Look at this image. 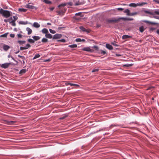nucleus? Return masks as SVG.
<instances>
[{
    "mask_svg": "<svg viewBox=\"0 0 159 159\" xmlns=\"http://www.w3.org/2000/svg\"><path fill=\"white\" fill-rule=\"evenodd\" d=\"M11 12L7 10H5L1 8L0 9V14H2L4 17L7 18L11 16Z\"/></svg>",
    "mask_w": 159,
    "mask_h": 159,
    "instance_id": "nucleus-1",
    "label": "nucleus"
},
{
    "mask_svg": "<svg viewBox=\"0 0 159 159\" xmlns=\"http://www.w3.org/2000/svg\"><path fill=\"white\" fill-rule=\"evenodd\" d=\"M144 12L150 15H159V10H158L155 11H147L144 10Z\"/></svg>",
    "mask_w": 159,
    "mask_h": 159,
    "instance_id": "nucleus-2",
    "label": "nucleus"
},
{
    "mask_svg": "<svg viewBox=\"0 0 159 159\" xmlns=\"http://www.w3.org/2000/svg\"><path fill=\"white\" fill-rule=\"evenodd\" d=\"M120 18H115L107 20V22L108 23H116L120 21Z\"/></svg>",
    "mask_w": 159,
    "mask_h": 159,
    "instance_id": "nucleus-3",
    "label": "nucleus"
},
{
    "mask_svg": "<svg viewBox=\"0 0 159 159\" xmlns=\"http://www.w3.org/2000/svg\"><path fill=\"white\" fill-rule=\"evenodd\" d=\"M65 84L67 86L68 85H70L71 86H76L79 87V85L76 84H72L70 83L69 81H66L65 82Z\"/></svg>",
    "mask_w": 159,
    "mask_h": 159,
    "instance_id": "nucleus-4",
    "label": "nucleus"
},
{
    "mask_svg": "<svg viewBox=\"0 0 159 159\" xmlns=\"http://www.w3.org/2000/svg\"><path fill=\"white\" fill-rule=\"evenodd\" d=\"M11 64V63H5L3 64H2L1 65V67L4 68V69H6L8 68L10 65Z\"/></svg>",
    "mask_w": 159,
    "mask_h": 159,
    "instance_id": "nucleus-5",
    "label": "nucleus"
},
{
    "mask_svg": "<svg viewBox=\"0 0 159 159\" xmlns=\"http://www.w3.org/2000/svg\"><path fill=\"white\" fill-rule=\"evenodd\" d=\"M3 48L5 51H7L10 48V47L7 45H6L5 44H3Z\"/></svg>",
    "mask_w": 159,
    "mask_h": 159,
    "instance_id": "nucleus-6",
    "label": "nucleus"
},
{
    "mask_svg": "<svg viewBox=\"0 0 159 159\" xmlns=\"http://www.w3.org/2000/svg\"><path fill=\"white\" fill-rule=\"evenodd\" d=\"M82 50L90 52H92L93 50L91 49L89 47H85L83 48Z\"/></svg>",
    "mask_w": 159,
    "mask_h": 159,
    "instance_id": "nucleus-7",
    "label": "nucleus"
},
{
    "mask_svg": "<svg viewBox=\"0 0 159 159\" xmlns=\"http://www.w3.org/2000/svg\"><path fill=\"white\" fill-rule=\"evenodd\" d=\"M62 36V35L60 34H56L54 35L53 37V39H58L61 38Z\"/></svg>",
    "mask_w": 159,
    "mask_h": 159,
    "instance_id": "nucleus-8",
    "label": "nucleus"
},
{
    "mask_svg": "<svg viewBox=\"0 0 159 159\" xmlns=\"http://www.w3.org/2000/svg\"><path fill=\"white\" fill-rule=\"evenodd\" d=\"M143 21L147 24L152 25H156L157 24V23L156 22H152L147 20H144Z\"/></svg>",
    "mask_w": 159,
    "mask_h": 159,
    "instance_id": "nucleus-9",
    "label": "nucleus"
},
{
    "mask_svg": "<svg viewBox=\"0 0 159 159\" xmlns=\"http://www.w3.org/2000/svg\"><path fill=\"white\" fill-rule=\"evenodd\" d=\"M80 29L82 31L84 32H86L88 33H89L90 32V31L89 30L86 29L83 26H80Z\"/></svg>",
    "mask_w": 159,
    "mask_h": 159,
    "instance_id": "nucleus-10",
    "label": "nucleus"
},
{
    "mask_svg": "<svg viewBox=\"0 0 159 159\" xmlns=\"http://www.w3.org/2000/svg\"><path fill=\"white\" fill-rule=\"evenodd\" d=\"M25 7L29 9H33L35 7L34 6L30 5L29 4L26 5Z\"/></svg>",
    "mask_w": 159,
    "mask_h": 159,
    "instance_id": "nucleus-11",
    "label": "nucleus"
},
{
    "mask_svg": "<svg viewBox=\"0 0 159 159\" xmlns=\"http://www.w3.org/2000/svg\"><path fill=\"white\" fill-rule=\"evenodd\" d=\"M106 47L109 50H111L113 49V48L112 46L108 43L106 44Z\"/></svg>",
    "mask_w": 159,
    "mask_h": 159,
    "instance_id": "nucleus-12",
    "label": "nucleus"
},
{
    "mask_svg": "<svg viewBox=\"0 0 159 159\" xmlns=\"http://www.w3.org/2000/svg\"><path fill=\"white\" fill-rule=\"evenodd\" d=\"M120 20H132L133 19L130 18H127L125 17H120Z\"/></svg>",
    "mask_w": 159,
    "mask_h": 159,
    "instance_id": "nucleus-13",
    "label": "nucleus"
},
{
    "mask_svg": "<svg viewBox=\"0 0 159 159\" xmlns=\"http://www.w3.org/2000/svg\"><path fill=\"white\" fill-rule=\"evenodd\" d=\"M33 26L36 28H39L40 27V25L37 22H34L33 24Z\"/></svg>",
    "mask_w": 159,
    "mask_h": 159,
    "instance_id": "nucleus-14",
    "label": "nucleus"
},
{
    "mask_svg": "<svg viewBox=\"0 0 159 159\" xmlns=\"http://www.w3.org/2000/svg\"><path fill=\"white\" fill-rule=\"evenodd\" d=\"M26 30L28 32V34L30 35L31 34L32 32V30L29 27L26 28Z\"/></svg>",
    "mask_w": 159,
    "mask_h": 159,
    "instance_id": "nucleus-15",
    "label": "nucleus"
},
{
    "mask_svg": "<svg viewBox=\"0 0 159 159\" xmlns=\"http://www.w3.org/2000/svg\"><path fill=\"white\" fill-rule=\"evenodd\" d=\"M41 1L47 4H51L52 3V2L49 1V0H41Z\"/></svg>",
    "mask_w": 159,
    "mask_h": 159,
    "instance_id": "nucleus-16",
    "label": "nucleus"
},
{
    "mask_svg": "<svg viewBox=\"0 0 159 159\" xmlns=\"http://www.w3.org/2000/svg\"><path fill=\"white\" fill-rule=\"evenodd\" d=\"M129 6L131 7H136L137 6H138V3H130L129 5Z\"/></svg>",
    "mask_w": 159,
    "mask_h": 159,
    "instance_id": "nucleus-17",
    "label": "nucleus"
},
{
    "mask_svg": "<svg viewBox=\"0 0 159 159\" xmlns=\"http://www.w3.org/2000/svg\"><path fill=\"white\" fill-rule=\"evenodd\" d=\"M42 32L43 34H45L48 33V30L45 28L43 29L42 30Z\"/></svg>",
    "mask_w": 159,
    "mask_h": 159,
    "instance_id": "nucleus-18",
    "label": "nucleus"
},
{
    "mask_svg": "<svg viewBox=\"0 0 159 159\" xmlns=\"http://www.w3.org/2000/svg\"><path fill=\"white\" fill-rule=\"evenodd\" d=\"M34 41H37L40 39V37L38 36H34L32 37Z\"/></svg>",
    "mask_w": 159,
    "mask_h": 159,
    "instance_id": "nucleus-19",
    "label": "nucleus"
},
{
    "mask_svg": "<svg viewBox=\"0 0 159 159\" xmlns=\"http://www.w3.org/2000/svg\"><path fill=\"white\" fill-rule=\"evenodd\" d=\"M9 23L10 24H11V25L13 26H16V24L15 23V21L14 20H12L11 21H9Z\"/></svg>",
    "mask_w": 159,
    "mask_h": 159,
    "instance_id": "nucleus-20",
    "label": "nucleus"
},
{
    "mask_svg": "<svg viewBox=\"0 0 159 159\" xmlns=\"http://www.w3.org/2000/svg\"><path fill=\"white\" fill-rule=\"evenodd\" d=\"M131 37L127 35H124L122 36V38L123 39H126L130 38H131Z\"/></svg>",
    "mask_w": 159,
    "mask_h": 159,
    "instance_id": "nucleus-21",
    "label": "nucleus"
},
{
    "mask_svg": "<svg viewBox=\"0 0 159 159\" xmlns=\"http://www.w3.org/2000/svg\"><path fill=\"white\" fill-rule=\"evenodd\" d=\"M19 24L21 25H26L28 24V22L27 21L25 22L24 21H20L19 22Z\"/></svg>",
    "mask_w": 159,
    "mask_h": 159,
    "instance_id": "nucleus-22",
    "label": "nucleus"
},
{
    "mask_svg": "<svg viewBox=\"0 0 159 159\" xmlns=\"http://www.w3.org/2000/svg\"><path fill=\"white\" fill-rule=\"evenodd\" d=\"M45 36L47 38L49 39H51L52 38V35L51 34L48 33L45 34Z\"/></svg>",
    "mask_w": 159,
    "mask_h": 159,
    "instance_id": "nucleus-23",
    "label": "nucleus"
},
{
    "mask_svg": "<svg viewBox=\"0 0 159 159\" xmlns=\"http://www.w3.org/2000/svg\"><path fill=\"white\" fill-rule=\"evenodd\" d=\"M18 11L20 12H25L27 10L24 8H19Z\"/></svg>",
    "mask_w": 159,
    "mask_h": 159,
    "instance_id": "nucleus-24",
    "label": "nucleus"
},
{
    "mask_svg": "<svg viewBox=\"0 0 159 159\" xmlns=\"http://www.w3.org/2000/svg\"><path fill=\"white\" fill-rule=\"evenodd\" d=\"M75 41L77 42H81V41L85 42V40L84 39H81L80 38H77L76 39Z\"/></svg>",
    "mask_w": 159,
    "mask_h": 159,
    "instance_id": "nucleus-25",
    "label": "nucleus"
},
{
    "mask_svg": "<svg viewBox=\"0 0 159 159\" xmlns=\"http://www.w3.org/2000/svg\"><path fill=\"white\" fill-rule=\"evenodd\" d=\"M124 12L126 13L127 14V15L128 16H129V15L130 14V11L128 9H126L124 11Z\"/></svg>",
    "mask_w": 159,
    "mask_h": 159,
    "instance_id": "nucleus-26",
    "label": "nucleus"
},
{
    "mask_svg": "<svg viewBox=\"0 0 159 159\" xmlns=\"http://www.w3.org/2000/svg\"><path fill=\"white\" fill-rule=\"evenodd\" d=\"M26 72V70L25 69H23L21 70L19 74H22L25 73Z\"/></svg>",
    "mask_w": 159,
    "mask_h": 159,
    "instance_id": "nucleus-27",
    "label": "nucleus"
},
{
    "mask_svg": "<svg viewBox=\"0 0 159 159\" xmlns=\"http://www.w3.org/2000/svg\"><path fill=\"white\" fill-rule=\"evenodd\" d=\"M145 30L144 27L141 26L139 27V31L141 32H143Z\"/></svg>",
    "mask_w": 159,
    "mask_h": 159,
    "instance_id": "nucleus-28",
    "label": "nucleus"
},
{
    "mask_svg": "<svg viewBox=\"0 0 159 159\" xmlns=\"http://www.w3.org/2000/svg\"><path fill=\"white\" fill-rule=\"evenodd\" d=\"M68 47L71 48H75L77 47V45L76 44H72L69 45Z\"/></svg>",
    "mask_w": 159,
    "mask_h": 159,
    "instance_id": "nucleus-29",
    "label": "nucleus"
},
{
    "mask_svg": "<svg viewBox=\"0 0 159 159\" xmlns=\"http://www.w3.org/2000/svg\"><path fill=\"white\" fill-rule=\"evenodd\" d=\"M83 4L82 2H80V1H78V2H76L75 4V6H78L80 5Z\"/></svg>",
    "mask_w": 159,
    "mask_h": 159,
    "instance_id": "nucleus-30",
    "label": "nucleus"
},
{
    "mask_svg": "<svg viewBox=\"0 0 159 159\" xmlns=\"http://www.w3.org/2000/svg\"><path fill=\"white\" fill-rule=\"evenodd\" d=\"M28 41L30 43H34L35 41L34 40L30 39H28Z\"/></svg>",
    "mask_w": 159,
    "mask_h": 159,
    "instance_id": "nucleus-31",
    "label": "nucleus"
},
{
    "mask_svg": "<svg viewBox=\"0 0 159 159\" xmlns=\"http://www.w3.org/2000/svg\"><path fill=\"white\" fill-rule=\"evenodd\" d=\"M8 33H6L3 34H2L0 36L1 37H5L6 38L7 37V35L8 34Z\"/></svg>",
    "mask_w": 159,
    "mask_h": 159,
    "instance_id": "nucleus-32",
    "label": "nucleus"
},
{
    "mask_svg": "<svg viewBox=\"0 0 159 159\" xmlns=\"http://www.w3.org/2000/svg\"><path fill=\"white\" fill-rule=\"evenodd\" d=\"M66 3H62L58 5V7L60 9H61V7H64L65 6H66Z\"/></svg>",
    "mask_w": 159,
    "mask_h": 159,
    "instance_id": "nucleus-33",
    "label": "nucleus"
},
{
    "mask_svg": "<svg viewBox=\"0 0 159 159\" xmlns=\"http://www.w3.org/2000/svg\"><path fill=\"white\" fill-rule=\"evenodd\" d=\"M40 57V55L39 54H36L34 57H33V59L34 60L37 58L39 57Z\"/></svg>",
    "mask_w": 159,
    "mask_h": 159,
    "instance_id": "nucleus-34",
    "label": "nucleus"
},
{
    "mask_svg": "<svg viewBox=\"0 0 159 159\" xmlns=\"http://www.w3.org/2000/svg\"><path fill=\"white\" fill-rule=\"evenodd\" d=\"M48 39L45 38H43L42 39V42L44 43H46V42H48Z\"/></svg>",
    "mask_w": 159,
    "mask_h": 159,
    "instance_id": "nucleus-35",
    "label": "nucleus"
},
{
    "mask_svg": "<svg viewBox=\"0 0 159 159\" xmlns=\"http://www.w3.org/2000/svg\"><path fill=\"white\" fill-rule=\"evenodd\" d=\"M138 14V13L137 12H134L131 13H130V14L129 15V16H134L137 15Z\"/></svg>",
    "mask_w": 159,
    "mask_h": 159,
    "instance_id": "nucleus-36",
    "label": "nucleus"
},
{
    "mask_svg": "<svg viewBox=\"0 0 159 159\" xmlns=\"http://www.w3.org/2000/svg\"><path fill=\"white\" fill-rule=\"evenodd\" d=\"M147 3L146 2H143L141 3H138V6H142L145 4H147Z\"/></svg>",
    "mask_w": 159,
    "mask_h": 159,
    "instance_id": "nucleus-37",
    "label": "nucleus"
},
{
    "mask_svg": "<svg viewBox=\"0 0 159 159\" xmlns=\"http://www.w3.org/2000/svg\"><path fill=\"white\" fill-rule=\"evenodd\" d=\"M57 12L58 13V15H60L61 14L65 13V12L62 9L61 11H57Z\"/></svg>",
    "mask_w": 159,
    "mask_h": 159,
    "instance_id": "nucleus-38",
    "label": "nucleus"
},
{
    "mask_svg": "<svg viewBox=\"0 0 159 159\" xmlns=\"http://www.w3.org/2000/svg\"><path fill=\"white\" fill-rule=\"evenodd\" d=\"M8 124L9 125H11L12 124H14L16 123V121H8Z\"/></svg>",
    "mask_w": 159,
    "mask_h": 159,
    "instance_id": "nucleus-39",
    "label": "nucleus"
},
{
    "mask_svg": "<svg viewBox=\"0 0 159 159\" xmlns=\"http://www.w3.org/2000/svg\"><path fill=\"white\" fill-rule=\"evenodd\" d=\"M18 42L20 44H24L25 43V41H18Z\"/></svg>",
    "mask_w": 159,
    "mask_h": 159,
    "instance_id": "nucleus-40",
    "label": "nucleus"
},
{
    "mask_svg": "<svg viewBox=\"0 0 159 159\" xmlns=\"http://www.w3.org/2000/svg\"><path fill=\"white\" fill-rule=\"evenodd\" d=\"M133 64H127L124 65V66H126L127 67H130L133 66Z\"/></svg>",
    "mask_w": 159,
    "mask_h": 159,
    "instance_id": "nucleus-41",
    "label": "nucleus"
},
{
    "mask_svg": "<svg viewBox=\"0 0 159 159\" xmlns=\"http://www.w3.org/2000/svg\"><path fill=\"white\" fill-rule=\"evenodd\" d=\"M49 31L52 34H55L56 33V31L55 30L51 29H49Z\"/></svg>",
    "mask_w": 159,
    "mask_h": 159,
    "instance_id": "nucleus-42",
    "label": "nucleus"
},
{
    "mask_svg": "<svg viewBox=\"0 0 159 159\" xmlns=\"http://www.w3.org/2000/svg\"><path fill=\"white\" fill-rule=\"evenodd\" d=\"M27 48H26L25 47H21L20 48V49L21 50H23L25 49H27Z\"/></svg>",
    "mask_w": 159,
    "mask_h": 159,
    "instance_id": "nucleus-43",
    "label": "nucleus"
},
{
    "mask_svg": "<svg viewBox=\"0 0 159 159\" xmlns=\"http://www.w3.org/2000/svg\"><path fill=\"white\" fill-rule=\"evenodd\" d=\"M92 48H94L96 50H98V47L97 46H94Z\"/></svg>",
    "mask_w": 159,
    "mask_h": 159,
    "instance_id": "nucleus-44",
    "label": "nucleus"
},
{
    "mask_svg": "<svg viewBox=\"0 0 159 159\" xmlns=\"http://www.w3.org/2000/svg\"><path fill=\"white\" fill-rule=\"evenodd\" d=\"M13 18H14V20H13L15 21H16V20L18 19V17L16 16H13Z\"/></svg>",
    "mask_w": 159,
    "mask_h": 159,
    "instance_id": "nucleus-45",
    "label": "nucleus"
},
{
    "mask_svg": "<svg viewBox=\"0 0 159 159\" xmlns=\"http://www.w3.org/2000/svg\"><path fill=\"white\" fill-rule=\"evenodd\" d=\"M99 69H94V70H92V72H97L98 71H99Z\"/></svg>",
    "mask_w": 159,
    "mask_h": 159,
    "instance_id": "nucleus-46",
    "label": "nucleus"
},
{
    "mask_svg": "<svg viewBox=\"0 0 159 159\" xmlns=\"http://www.w3.org/2000/svg\"><path fill=\"white\" fill-rule=\"evenodd\" d=\"M101 53L102 54H103V55L105 54L106 53V52L105 51L101 50Z\"/></svg>",
    "mask_w": 159,
    "mask_h": 159,
    "instance_id": "nucleus-47",
    "label": "nucleus"
},
{
    "mask_svg": "<svg viewBox=\"0 0 159 159\" xmlns=\"http://www.w3.org/2000/svg\"><path fill=\"white\" fill-rule=\"evenodd\" d=\"M18 57L21 58L25 60V57L24 56H21L20 55H18Z\"/></svg>",
    "mask_w": 159,
    "mask_h": 159,
    "instance_id": "nucleus-48",
    "label": "nucleus"
},
{
    "mask_svg": "<svg viewBox=\"0 0 159 159\" xmlns=\"http://www.w3.org/2000/svg\"><path fill=\"white\" fill-rule=\"evenodd\" d=\"M58 42H62L64 43V42H66V40L64 39H60V40H58Z\"/></svg>",
    "mask_w": 159,
    "mask_h": 159,
    "instance_id": "nucleus-49",
    "label": "nucleus"
},
{
    "mask_svg": "<svg viewBox=\"0 0 159 159\" xmlns=\"http://www.w3.org/2000/svg\"><path fill=\"white\" fill-rule=\"evenodd\" d=\"M114 126H115V125H110L109 126L108 129H106V130H108L110 129H111L113 127H114Z\"/></svg>",
    "mask_w": 159,
    "mask_h": 159,
    "instance_id": "nucleus-50",
    "label": "nucleus"
},
{
    "mask_svg": "<svg viewBox=\"0 0 159 159\" xmlns=\"http://www.w3.org/2000/svg\"><path fill=\"white\" fill-rule=\"evenodd\" d=\"M30 47L31 45L30 44H27L26 45L25 47L27 48V49L28 48Z\"/></svg>",
    "mask_w": 159,
    "mask_h": 159,
    "instance_id": "nucleus-51",
    "label": "nucleus"
},
{
    "mask_svg": "<svg viewBox=\"0 0 159 159\" xmlns=\"http://www.w3.org/2000/svg\"><path fill=\"white\" fill-rule=\"evenodd\" d=\"M81 14H82V13L79 12V13H76L75 14V16H81Z\"/></svg>",
    "mask_w": 159,
    "mask_h": 159,
    "instance_id": "nucleus-52",
    "label": "nucleus"
},
{
    "mask_svg": "<svg viewBox=\"0 0 159 159\" xmlns=\"http://www.w3.org/2000/svg\"><path fill=\"white\" fill-rule=\"evenodd\" d=\"M117 10L118 11H122L123 10H124V9L123 8H117Z\"/></svg>",
    "mask_w": 159,
    "mask_h": 159,
    "instance_id": "nucleus-53",
    "label": "nucleus"
},
{
    "mask_svg": "<svg viewBox=\"0 0 159 159\" xmlns=\"http://www.w3.org/2000/svg\"><path fill=\"white\" fill-rule=\"evenodd\" d=\"M111 44H112L113 45L115 46H118V45L117 44H116V43H111Z\"/></svg>",
    "mask_w": 159,
    "mask_h": 159,
    "instance_id": "nucleus-54",
    "label": "nucleus"
},
{
    "mask_svg": "<svg viewBox=\"0 0 159 159\" xmlns=\"http://www.w3.org/2000/svg\"><path fill=\"white\" fill-rule=\"evenodd\" d=\"M17 36L18 38H21L22 37V35L21 34H18Z\"/></svg>",
    "mask_w": 159,
    "mask_h": 159,
    "instance_id": "nucleus-55",
    "label": "nucleus"
},
{
    "mask_svg": "<svg viewBox=\"0 0 159 159\" xmlns=\"http://www.w3.org/2000/svg\"><path fill=\"white\" fill-rule=\"evenodd\" d=\"M10 36L11 38H14L15 37V34H11Z\"/></svg>",
    "mask_w": 159,
    "mask_h": 159,
    "instance_id": "nucleus-56",
    "label": "nucleus"
},
{
    "mask_svg": "<svg viewBox=\"0 0 159 159\" xmlns=\"http://www.w3.org/2000/svg\"><path fill=\"white\" fill-rule=\"evenodd\" d=\"M67 4L68 5H69L70 6H72V5H73V3H72V2H68L67 3Z\"/></svg>",
    "mask_w": 159,
    "mask_h": 159,
    "instance_id": "nucleus-57",
    "label": "nucleus"
},
{
    "mask_svg": "<svg viewBox=\"0 0 159 159\" xmlns=\"http://www.w3.org/2000/svg\"><path fill=\"white\" fill-rule=\"evenodd\" d=\"M66 117V116H64L62 117H61L60 119V120H63Z\"/></svg>",
    "mask_w": 159,
    "mask_h": 159,
    "instance_id": "nucleus-58",
    "label": "nucleus"
},
{
    "mask_svg": "<svg viewBox=\"0 0 159 159\" xmlns=\"http://www.w3.org/2000/svg\"><path fill=\"white\" fill-rule=\"evenodd\" d=\"M154 1L157 3L159 4V0H154Z\"/></svg>",
    "mask_w": 159,
    "mask_h": 159,
    "instance_id": "nucleus-59",
    "label": "nucleus"
},
{
    "mask_svg": "<svg viewBox=\"0 0 159 159\" xmlns=\"http://www.w3.org/2000/svg\"><path fill=\"white\" fill-rule=\"evenodd\" d=\"M153 17L155 18L159 19V17L158 16H153Z\"/></svg>",
    "mask_w": 159,
    "mask_h": 159,
    "instance_id": "nucleus-60",
    "label": "nucleus"
},
{
    "mask_svg": "<svg viewBox=\"0 0 159 159\" xmlns=\"http://www.w3.org/2000/svg\"><path fill=\"white\" fill-rule=\"evenodd\" d=\"M10 21V19H4V21L5 22H7V21Z\"/></svg>",
    "mask_w": 159,
    "mask_h": 159,
    "instance_id": "nucleus-61",
    "label": "nucleus"
},
{
    "mask_svg": "<svg viewBox=\"0 0 159 159\" xmlns=\"http://www.w3.org/2000/svg\"><path fill=\"white\" fill-rule=\"evenodd\" d=\"M116 55L117 57H120V56H121V55L119 54H117V53H116Z\"/></svg>",
    "mask_w": 159,
    "mask_h": 159,
    "instance_id": "nucleus-62",
    "label": "nucleus"
},
{
    "mask_svg": "<svg viewBox=\"0 0 159 159\" xmlns=\"http://www.w3.org/2000/svg\"><path fill=\"white\" fill-rule=\"evenodd\" d=\"M54 7H51V8H50V10L51 11H53L54 9Z\"/></svg>",
    "mask_w": 159,
    "mask_h": 159,
    "instance_id": "nucleus-63",
    "label": "nucleus"
},
{
    "mask_svg": "<svg viewBox=\"0 0 159 159\" xmlns=\"http://www.w3.org/2000/svg\"><path fill=\"white\" fill-rule=\"evenodd\" d=\"M157 33L158 34H159V30H157Z\"/></svg>",
    "mask_w": 159,
    "mask_h": 159,
    "instance_id": "nucleus-64",
    "label": "nucleus"
}]
</instances>
